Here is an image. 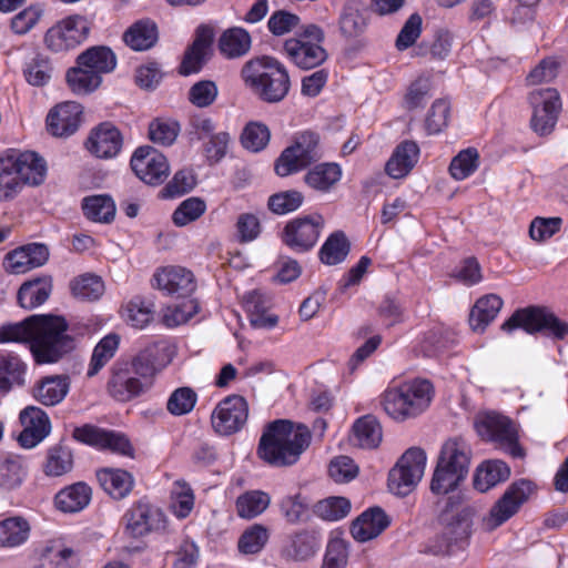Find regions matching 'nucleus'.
<instances>
[{"instance_id":"f257e3e1","label":"nucleus","mask_w":568,"mask_h":568,"mask_svg":"<svg viewBox=\"0 0 568 568\" xmlns=\"http://www.w3.org/2000/svg\"><path fill=\"white\" fill-rule=\"evenodd\" d=\"M0 342L29 343L37 364H53L75 348L63 316L53 314L31 315L24 321L2 326Z\"/></svg>"},{"instance_id":"a19ab883","label":"nucleus","mask_w":568,"mask_h":568,"mask_svg":"<svg viewBox=\"0 0 568 568\" xmlns=\"http://www.w3.org/2000/svg\"><path fill=\"white\" fill-rule=\"evenodd\" d=\"M342 169L334 162H324L314 165L305 175L304 182L318 192H329L341 180Z\"/></svg>"},{"instance_id":"f3484780","label":"nucleus","mask_w":568,"mask_h":568,"mask_svg":"<svg viewBox=\"0 0 568 568\" xmlns=\"http://www.w3.org/2000/svg\"><path fill=\"white\" fill-rule=\"evenodd\" d=\"M131 168L136 176L146 184L158 185L169 175L166 158L152 146H140L131 158Z\"/></svg>"},{"instance_id":"6e6552de","label":"nucleus","mask_w":568,"mask_h":568,"mask_svg":"<svg viewBox=\"0 0 568 568\" xmlns=\"http://www.w3.org/2000/svg\"><path fill=\"white\" fill-rule=\"evenodd\" d=\"M477 433L483 438L494 442L513 458H524L526 453L518 440L516 424L498 413H487L475 423Z\"/></svg>"},{"instance_id":"c756f323","label":"nucleus","mask_w":568,"mask_h":568,"mask_svg":"<svg viewBox=\"0 0 568 568\" xmlns=\"http://www.w3.org/2000/svg\"><path fill=\"white\" fill-rule=\"evenodd\" d=\"M419 159V146L416 142L406 140L399 143L386 162V173L393 179L406 176Z\"/></svg>"},{"instance_id":"603ef678","label":"nucleus","mask_w":568,"mask_h":568,"mask_svg":"<svg viewBox=\"0 0 568 568\" xmlns=\"http://www.w3.org/2000/svg\"><path fill=\"white\" fill-rule=\"evenodd\" d=\"M120 343L116 334H109L103 337L94 347L87 372L89 377L97 375L102 367L115 355Z\"/></svg>"},{"instance_id":"cd10ccee","label":"nucleus","mask_w":568,"mask_h":568,"mask_svg":"<svg viewBox=\"0 0 568 568\" xmlns=\"http://www.w3.org/2000/svg\"><path fill=\"white\" fill-rule=\"evenodd\" d=\"M53 288L51 275L36 276L21 284L17 301L18 304L26 310H33L44 304L50 297Z\"/></svg>"},{"instance_id":"052dcab7","label":"nucleus","mask_w":568,"mask_h":568,"mask_svg":"<svg viewBox=\"0 0 568 568\" xmlns=\"http://www.w3.org/2000/svg\"><path fill=\"white\" fill-rule=\"evenodd\" d=\"M268 540V530L255 524L246 529L240 537L237 547L242 554L254 555L260 552Z\"/></svg>"},{"instance_id":"ddd939ff","label":"nucleus","mask_w":568,"mask_h":568,"mask_svg":"<svg viewBox=\"0 0 568 568\" xmlns=\"http://www.w3.org/2000/svg\"><path fill=\"white\" fill-rule=\"evenodd\" d=\"M89 32L90 26L84 17H68L47 31L44 42L51 51H68L82 43Z\"/></svg>"},{"instance_id":"e2e57ef3","label":"nucleus","mask_w":568,"mask_h":568,"mask_svg":"<svg viewBox=\"0 0 568 568\" xmlns=\"http://www.w3.org/2000/svg\"><path fill=\"white\" fill-rule=\"evenodd\" d=\"M270 136V130L265 124L250 122L242 132L241 143L246 150L258 152L267 145Z\"/></svg>"},{"instance_id":"09e8293b","label":"nucleus","mask_w":568,"mask_h":568,"mask_svg":"<svg viewBox=\"0 0 568 568\" xmlns=\"http://www.w3.org/2000/svg\"><path fill=\"white\" fill-rule=\"evenodd\" d=\"M26 364L16 355L0 357V392L8 393L12 386L24 385Z\"/></svg>"},{"instance_id":"864d4df0","label":"nucleus","mask_w":568,"mask_h":568,"mask_svg":"<svg viewBox=\"0 0 568 568\" xmlns=\"http://www.w3.org/2000/svg\"><path fill=\"white\" fill-rule=\"evenodd\" d=\"M270 503L268 494L261 490L247 491L236 499L237 515L242 518L252 519L261 515Z\"/></svg>"},{"instance_id":"a878e982","label":"nucleus","mask_w":568,"mask_h":568,"mask_svg":"<svg viewBox=\"0 0 568 568\" xmlns=\"http://www.w3.org/2000/svg\"><path fill=\"white\" fill-rule=\"evenodd\" d=\"M87 148L98 158H113L122 148L121 133L112 124L102 123L89 136Z\"/></svg>"},{"instance_id":"0eeeda50","label":"nucleus","mask_w":568,"mask_h":568,"mask_svg":"<svg viewBox=\"0 0 568 568\" xmlns=\"http://www.w3.org/2000/svg\"><path fill=\"white\" fill-rule=\"evenodd\" d=\"M323 156L320 135L305 131L295 136L294 143L283 150L275 162L274 170L278 176L296 173Z\"/></svg>"},{"instance_id":"f8f14e48","label":"nucleus","mask_w":568,"mask_h":568,"mask_svg":"<svg viewBox=\"0 0 568 568\" xmlns=\"http://www.w3.org/2000/svg\"><path fill=\"white\" fill-rule=\"evenodd\" d=\"M324 225L322 215H306L286 223L281 239L295 252L304 253L315 246Z\"/></svg>"},{"instance_id":"c03bdc74","label":"nucleus","mask_w":568,"mask_h":568,"mask_svg":"<svg viewBox=\"0 0 568 568\" xmlns=\"http://www.w3.org/2000/svg\"><path fill=\"white\" fill-rule=\"evenodd\" d=\"M252 44L250 33L239 27L225 30L219 39V49L227 59H236L245 55Z\"/></svg>"},{"instance_id":"72a5a7b5","label":"nucleus","mask_w":568,"mask_h":568,"mask_svg":"<svg viewBox=\"0 0 568 568\" xmlns=\"http://www.w3.org/2000/svg\"><path fill=\"white\" fill-rule=\"evenodd\" d=\"M100 486L114 499L125 498L133 488V476L123 469L103 468L97 473Z\"/></svg>"},{"instance_id":"6e6d98bb","label":"nucleus","mask_w":568,"mask_h":568,"mask_svg":"<svg viewBox=\"0 0 568 568\" xmlns=\"http://www.w3.org/2000/svg\"><path fill=\"white\" fill-rule=\"evenodd\" d=\"M22 184L6 153L0 156V201L12 200L22 189Z\"/></svg>"},{"instance_id":"338daca9","label":"nucleus","mask_w":568,"mask_h":568,"mask_svg":"<svg viewBox=\"0 0 568 568\" xmlns=\"http://www.w3.org/2000/svg\"><path fill=\"white\" fill-rule=\"evenodd\" d=\"M304 201V196L296 190L275 193L267 201L268 209L275 214H288L296 211Z\"/></svg>"},{"instance_id":"8fccbe9b","label":"nucleus","mask_w":568,"mask_h":568,"mask_svg":"<svg viewBox=\"0 0 568 568\" xmlns=\"http://www.w3.org/2000/svg\"><path fill=\"white\" fill-rule=\"evenodd\" d=\"M52 74V63L50 59L42 53H36L23 67L24 79L33 87H43L48 84Z\"/></svg>"},{"instance_id":"6ab92c4d","label":"nucleus","mask_w":568,"mask_h":568,"mask_svg":"<svg viewBox=\"0 0 568 568\" xmlns=\"http://www.w3.org/2000/svg\"><path fill=\"white\" fill-rule=\"evenodd\" d=\"M19 419L23 429L18 437V442L24 448L37 446L50 434L49 416L37 406H28L22 409Z\"/></svg>"},{"instance_id":"f03ea898","label":"nucleus","mask_w":568,"mask_h":568,"mask_svg":"<svg viewBox=\"0 0 568 568\" xmlns=\"http://www.w3.org/2000/svg\"><path fill=\"white\" fill-rule=\"evenodd\" d=\"M310 443L311 432L307 426L277 419L270 423L262 434L257 454L272 466H291L300 459Z\"/></svg>"},{"instance_id":"680f3d73","label":"nucleus","mask_w":568,"mask_h":568,"mask_svg":"<svg viewBox=\"0 0 568 568\" xmlns=\"http://www.w3.org/2000/svg\"><path fill=\"white\" fill-rule=\"evenodd\" d=\"M197 402V395L191 387H179L172 392L168 402L166 409L173 416L189 414Z\"/></svg>"},{"instance_id":"bf43d9fd","label":"nucleus","mask_w":568,"mask_h":568,"mask_svg":"<svg viewBox=\"0 0 568 568\" xmlns=\"http://www.w3.org/2000/svg\"><path fill=\"white\" fill-rule=\"evenodd\" d=\"M432 81L428 77L420 75L413 81L405 94L404 105L407 110L424 108L430 99Z\"/></svg>"},{"instance_id":"9d476101","label":"nucleus","mask_w":568,"mask_h":568,"mask_svg":"<svg viewBox=\"0 0 568 568\" xmlns=\"http://www.w3.org/2000/svg\"><path fill=\"white\" fill-rule=\"evenodd\" d=\"M536 486L528 479L514 481L505 490L503 496L494 504L489 514L484 517V526L487 530H494L501 526L529 499Z\"/></svg>"},{"instance_id":"412c9836","label":"nucleus","mask_w":568,"mask_h":568,"mask_svg":"<svg viewBox=\"0 0 568 568\" xmlns=\"http://www.w3.org/2000/svg\"><path fill=\"white\" fill-rule=\"evenodd\" d=\"M158 288L169 295L187 297L196 288V282L191 271L182 266H166L154 275Z\"/></svg>"},{"instance_id":"f704fd0d","label":"nucleus","mask_w":568,"mask_h":568,"mask_svg":"<svg viewBox=\"0 0 568 568\" xmlns=\"http://www.w3.org/2000/svg\"><path fill=\"white\" fill-rule=\"evenodd\" d=\"M211 41L212 32L204 27L199 28L195 40L184 53L180 65L181 74L189 75L191 73H196L202 69L204 64V57Z\"/></svg>"},{"instance_id":"de8ad7c7","label":"nucleus","mask_w":568,"mask_h":568,"mask_svg":"<svg viewBox=\"0 0 568 568\" xmlns=\"http://www.w3.org/2000/svg\"><path fill=\"white\" fill-rule=\"evenodd\" d=\"M74 550L62 540H48L40 551V562L36 568H70L69 560Z\"/></svg>"},{"instance_id":"393cba45","label":"nucleus","mask_w":568,"mask_h":568,"mask_svg":"<svg viewBox=\"0 0 568 568\" xmlns=\"http://www.w3.org/2000/svg\"><path fill=\"white\" fill-rule=\"evenodd\" d=\"M160 353V345L151 344L133 356L131 362H122L121 364L150 389L153 385L154 377L162 369V366L158 362Z\"/></svg>"},{"instance_id":"7c9ffc66","label":"nucleus","mask_w":568,"mask_h":568,"mask_svg":"<svg viewBox=\"0 0 568 568\" xmlns=\"http://www.w3.org/2000/svg\"><path fill=\"white\" fill-rule=\"evenodd\" d=\"M244 308L248 314L250 323L255 328H273L278 322V317L270 314V298L260 291H253L243 297Z\"/></svg>"},{"instance_id":"13d9d810","label":"nucleus","mask_w":568,"mask_h":568,"mask_svg":"<svg viewBox=\"0 0 568 568\" xmlns=\"http://www.w3.org/2000/svg\"><path fill=\"white\" fill-rule=\"evenodd\" d=\"M24 469L17 456L0 457V486L6 489H13L22 483Z\"/></svg>"},{"instance_id":"0e129e2a","label":"nucleus","mask_w":568,"mask_h":568,"mask_svg":"<svg viewBox=\"0 0 568 568\" xmlns=\"http://www.w3.org/2000/svg\"><path fill=\"white\" fill-rule=\"evenodd\" d=\"M206 210L205 202L196 196L184 200L173 212L172 220L176 226H185L200 219Z\"/></svg>"},{"instance_id":"774afa93","label":"nucleus","mask_w":568,"mask_h":568,"mask_svg":"<svg viewBox=\"0 0 568 568\" xmlns=\"http://www.w3.org/2000/svg\"><path fill=\"white\" fill-rule=\"evenodd\" d=\"M464 479V477L437 463L430 483V490L436 495H445L455 490Z\"/></svg>"},{"instance_id":"423d86ee","label":"nucleus","mask_w":568,"mask_h":568,"mask_svg":"<svg viewBox=\"0 0 568 568\" xmlns=\"http://www.w3.org/2000/svg\"><path fill=\"white\" fill-rule=\"evenodd\" d=\"M516 328H523L528 334L541 332L556 339H564L568 335V323L542 306L519 308L501 325L507 333Z\"/></svg>"},{"instance_id":"20e7f679","label":"nucleus","mask_w":568,"mask_h":568,"mask_svg":"<svg viewBox=\"0 0 568 568\" xmlns=\"http://www.w3.org/2000/svg\"><path fill=\"white\" fill-rule=\"evenodd\" d=\"M115 67L116 57L109 47H91L78 57L77 67L67 72V81L74 93L88 94L100 87L102 74Z\"/></svg>"},{"instance_id":"3c124183","label":"nucleus","mask_w":568,"mask_h":568,"mask_svg":"<svg viewBox=\"0 0 568 568\" xmlns=\"http://www.w3.org/2000/svg\"><path fill=\"white\" fill-rule=\"evenodd\" d=\"M349 242L342 231L328 236L320 250V258L324 264L336 265L342 263L349 253Z\"/></svg>"},{"instance_id":"9b49d317","label":"nucleus","mask_w":568,"mask_h":568,"mask_svg":"<svg viewBox=\"0 0 568 568\" xmlns=\"http://www.w3.org/2000/svg\"><path fill=\"white\" fill-rule=\"evenodd\" d=\"M529 103L532 108L531 129L540 136L549 135L561 110L558 91L552 88L536 89L529 94Z\"/></svg>"},{"instance_id":"5fc2aeb1","label":"nucleus","mask_w":568,"mask_h":568,"mask_svg":"<svg viewBox=\"0 0 568 568\" xmlns=\"http://www.w3.org/2000/svg\"><path fill=\"white\" fill-rule=\"evenodd\" d=\"M479 166V153L475 148L462 150L449 164L453 179L463 181L470 176Z\"/></svg>"},{"instance_id":"4468645a","label":"nucleus","mask_w":568,"mask_h":568,"mask_svg":"<svg viewBox=\"0 0 568 568\" xmlns=\"http://www.w3.org/2000/svg\"><path fill=\"white\" fill-rule=\"evenodd\" d=\"M248 405L244 397L230 395L222 399L212 413V426L223 436L237 433L245 425Z\"/></svg>"},{"instance_id":"dca6fc26","label":"nucleus","mask_w":568,"mask_h":568,"mask_svg":"<svg viewBox=\"0 0 568 568\" xmlns=\"http://www.w3.org/2000/svg\"><path fill=\"white\" fill-rule=\"evenodd\" d=\"M73 438L100 449H109L123 456H133L134 449L129 438L115 430H108L87 424L74 428Z\"/></svg>"},{"instance_id":"58836bf2","label":"nucleus","mask_w":568,"mask_h":568,"mask_svg":"<svg viewBox=\"0 0 568 568\" xmlns=\"http://www.w3.org/2000/svg\"><path fill=\"white\" fill-rule=\"evenodd\" d=\"M91 495V488L85 483L79 481L61 489L55 495L54 504L63 513H78L89 505Z\"/></svg>"},{"instance_id":"5701e85b","label":"nucleus","mask_w":568,"mask_h":568,"mask_svg":"<svg viewBox=\"0 0 568 568\" xmlns=\"http://www.w3.org/2000/svg\"><path fill=\"white\" fill-rule=\"evenodd\" d=\"M321 541L313 530L303 529L290 535L282 547L281 556L287 561L302 562L313 558Z\"/></svg>"},{"instance_id":"7ed1b4c3","label":"nucleus","mask_w":568,"mask_h":568,"mask_svg":"<svg viewBox=\"0 0 568 568\" xmlns=\"http://www.w3.org/2000/svg\"><path fill=\"white\" fill-rule=\"evenodd\" d=\"M241 77L252 93L265 103L283 101L291 89L287 69L277 59L268 55L246 61Z\"/></svg>"},{"instance_id":"b1692460","label":"nucleus","mask_w":568,"mask_h":568,"mask_svg":"<svg viewBox=\"0 0 568 568\" xmlns=\"http://www.w3.org/2000/svg\"><path fill=\"white\" fill-rule=\"evenodd\" d=\"M284 51L292 62L302 70L317 68L328 58L326 50L321 43L303 42V40H286Z\"/></svg>"},{"instance_id":"ea45409f","label":"nucleus","mask_w":568,"mask_h":568,"mask_svg":"<svg viewBox=\"0 0 568 568\" xmlns=\"http://www.w3.org/2000/svg\"><path fill=\"white\" fill-rule=\"evenodd\" d=\"M510 476V468L500 459L484 462L476 470L474 476V487L486 493L499 483L506 481Z\"/></svg>"},{"instance_id":"1a4fd4ad","label":"nucleus","mask_w":568,"mask_h":568,"mask_svg":"<svg viewBox=\"0 0 568 568\" xmlns=\"http://www.w3.org/2000/svg\"><path fill=\"white\" fill-rule=\"evenodd\" d=\"M426 454L418 447L407 449L388 474V488L397 496H407L420 481Z\"/></svg>"},{"instance_id":"49530a36","label":"nucleus","mask_w":568,"mask_h":568,"mask_svg":"<svg viewBox=\"0 0 568 568\" xmlns=\"http://www.w3.org/2000/svg\"><path fill=\"white\" fill-rule=\"evenodd\" d=\"M73 468V455L71 449L62 444L51 446L47 450L42 465L43 473L49 477H60Z\"/></svg>"},{"instance_id":"aec40b11","label":"nucleus","mask_w":568,"mask_h":568,"mask_svg":"<svg viewBox=\"0 0 568 568\" xmlns=\"http://www.w3.org/2000/svg\"><path fill=\"white\" fill-rule=\"evenodd\" d=\"M149 388L141 383L123 364L115 363L111 369V377L108 382V392L118 402L126 403L142 394Z\"/></svg>"},{"instance_id":"c85d7f7f","label":"nucleus","mask_w":568,"mask_h":568,"mask_svg":"<svg viewBox=\"0 0 568 568\" xmlns=\"http://www.w3.org/2000/svg\"><path fill=\"white\" fill-rule=\"evenodd\" d=\"M70 377L68 375H51L42 377L33 387L32 395L44 406L61 403L69 393Z\"/></svg>"},{"instance_id":"bb28decb","label":"nucleus","mask_w":568,"mask_h":568,"mask_svg":"<svg viewBox=\"0 0 568 568\" xmlns=\"http://www.w3.org/2000/svg\"><path fill=\"white\" fill-rule=\"evenodd\" d=\"M389 523L388 516L382 508L373 507L353 521L351 534L357 541L365 542L382 534Z\"/></svg>"},{"instance_id":"4c0bfd02","label":"nucleus","mask_w":568,"mask_h":568,"mask_svg":"<svg viewBox=\"0 0 568 568\" xmlns=\"http://www.w3.org/2000/svg\"><path fill=\"white\" fill-rule=\"evenodd\" d=\"M366 7L359 0H348L339 16V30L346 38L361 36L366 27Z\"/></svg>"},{"instance_id":"2f4dec72","label":"nucleus","mask_w":568,"mask_h":568,"mask_svg":"<svg viewBox=\"0 0 568 568\" xmlns=\"http://www.w3.org/2000/svg\"><path fill=\"white\" fill-rule=\"evenodd\" d=\"M437 463L466 478L470 465V449L463 440H447Z\"/></svg>"},{"instance_id":"e433bc0d","label":"nucleus","mask_w":568,"mask_h":568,"mask_svg":"<svg viewBox=\"0 0 568 568\" xmlns=\"http://www.w3.org/2000/svg\"><path fill=\"white\" fill-rule=\"evenodd\" d=\"M159 32L154 21L142 19L134 22L124 33L123 41L134 51H145L158 42Z\"/></svg>"},{"instance_id":"4be33fe9","label":"nucleus","mask_w":568,"mask_h":568,"mask_svg":"<svg viewBox=\"0 0 568 568\" xmlns=\"http://www.w3.org/2000/svg\"><path fill=\"white\" fill-rule=\"evenodd\" d=\"M82 106L78 102L68 101L57 105L47 116L48 130L54 136L73 134L81 122Z\"/></svg>"},{"instance_id":"a211bd4d","label":"nucleus","mask_w":568,"mask_h":568,"mask_svg":"<svg viewBox=\"0 0 568 568\" xmlns=\"http://www.w3.org/2000/svg\"><path fill=\"white\" fill-rule=\"evenodd\" d=\"M8 160L14 166L22 185L38 186L44 182L47 164L43 158L33 151L9 150L6 152Z\"/></svg>"},{"instance_id":"39448f33","label":"nucleus","mask_w":568,"mask_h":568,"mask_svg":"<svg viewBox=\"0 0 568 568\" xmlns=\"http://www.w3.org/2000/svg\"><path fill=\"white\" fill-rule=\"evenodd\" d=\"M433 386L426 379H415L399 387L384 392L382 405L385 413L395 420L402 422L423 413L430 404Z\"/></svg>"},{"instance_id":"a18cd8bd","label":"nucleus","mask_w":568,"mask_h":568,"mask_svg":"<svg viewBox=\"0 0 568 568\" xmlns=\"http://www.w3.org/2000/svg\"><path fill=\"white\" fill-rule=\"evenodd\" d=\"M81 206L84 216L92 222L111 223L114 220L115 204L106 194L85 196Z\"/></svg>"},{"instance_id":"2eb2a0df","label":"nucleus","mask_w":568,"mask_h":568,"mask_svg":"<svg viewBox=\"0 0 568 568\" xmlns=\"http://www.w3.org/2000/svg\"><path fill=\"white\" fill-rule=\"evenodd\" d=\"M123 524L125 534L133 538L142 537L151 531L164 530L166 527L163 511L142 500L126 510Z\"/></svg>"},{"instance_id":"4d7b16f0","label":"nucleus","mask_w":568,"mask_h":568,"mask_svg":"<svg viewBox=\"0 0 568 568\" xmlns=\"http://www.w3.org/2000/svg\"><path fill=\"white\" fill-rule=\"evenodd\" d=\"M72 294L81 300L95 301L104 292L102 280L92 274H84L74 278L70 284Z\"/></svg>"},{"instance_id":"79ce46f5","label":"nucleus","mask_w":568,"mask_h":568,"mask_svg":"<svg viewBox=\"0 0 568 568\" xmlns=\"http://www.w3.org/2000/svg\"><path fill=\"white\" fill-rule=\"evenodd\" d=\"M382 426L373 415L359 417L353 425L352 443L365 449L378 447L382 442Z\"/></svg>"},{"instance_id":"473e14b6","label":"nucleus","mask_w":568,"mask_h":568,"mask_svg":"<svg viewBox=\"0 0 568 568\" xmlns=\"http://www.w3.org/2000/svg\"><path fill=\"white\" fill-rule=\"evenodd\" d=\"M445 526L442 534L455 546L457 550L463 549L470 535L471 520L469 510L463 509L454 513L446 510L443 515Z\"/></svg>"},{"instance_id":"37998d69","label":"nucleus","mask_w":568,"mask_h":568,"mask_svg":"<svg viewBox=\"0 0 568 568\" xmlns=\"http://www.w3.org/2000/svg\"><path fill=\"white\" fill-rule=\"evenodd\" d=\"M31 531L29 521L22 516L0 520V547L16 548L27 542Z\"/></svg>"},{"instance_id":"c9c22d12","label":"nucleus","mask_w":568,"mask_h":568,"mask_svg":"<svg viewBox=\"0 0 568 568\" xmlns=\"http://www.w3.org/2000/svg\"><path fill=\"white\" fill-rule=\"evenodd\" d=\"M503 300L496 294H487L477 300L469 314V325L474 332H484L503 307Z\"/></svg>"},{"instance_id":"69168bd1","label":"nucleus","mask_w":568,"mask_h":568,"mask_svg":"<svg viewBox=\"0 0 568 568\" xmlns=\"http://www.w3.org/2000/svg\"><path fill=\"white\" fill-rule=\"evenodd\" d=\"M351 510V501L345 497H328L318 501L314 513L325 520H339Z\"/></svg>"}]
</instances>
